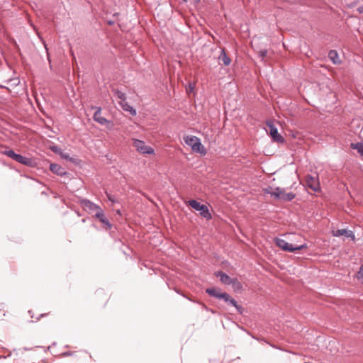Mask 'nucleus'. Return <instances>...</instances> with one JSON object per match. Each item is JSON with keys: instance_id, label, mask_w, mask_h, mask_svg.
<instances>
[{"instance_id": "obj_14", "label": "nucleus", "mask_w": 363, "mask_h": 363, "mask_svg": "<svg viewBox=\"0 0 363 363\" xmlns=\"http://www.w3.org/2000/svg\"><path fill=\"white\" fill-rule=\"evenodd\" d=\"M215 275L218 277H220V279L222 283H223L225 284H230L232 279L227 274H224L223 272H217L215 273Z\"/></svg>"}, {"instance_id": "obj_27", "label": "nucleus", "mask_w": 363, "mask_h": 363, "mask_svg": "<svg viewBox=\"0 0 363 363\" xmlns=\"http://www.w3.org/2000/svg\"><path fill=\"white\" fill-rule=\"evenodd\" d=\"M201 0H193V4L194 6H196L199 3Z\"/></svg>"}, {"instance_id": "obj_30", "label": "nucleus", "mask_w": 363, "mask_h": 363, "mask_svg": "<svg viewBox=\"0 0 363 363\" xmlns=\"http://www.w3.org/2000/svg\"><path fill=\"white\" fill-rule=\"evenodd\" d=\"M116 212H117L118 214H121L120 210H118Z\"/></svg>"}, {"instance_id": "obj_18", "label": "nucleus", "mask_w": 363, "mask_h": 363, "mask_svg": "<svg viewBox=\"0 0 363 363\" xmlns=\"http://www.w3.org/2000/svg\"><path fill=\"white\" fill-rule=\"evenodd\" d=\"M122 108L125 111H129L132 116L136 115V111L130 106L128 103L123 101L120 103Z\"/></svg>"}, {"instance_id": "obj_6", "label": "nucleus", "mask_w": 363, "mask_h": 363, "mask_svg": "<svg viewBox=\"0 0 363 363\" xmlns=\"http://www.w3.org/2000/svg\"><path fill=\"white\" fill-rule=\"evenodd\" d=\"M266 125L268 128L267 130L274 142L282 143L284 141V138L278 133L277 128L272 121H267Z\"/></svg>"}, {"instance_id": "obj_12", "label": "nucleus", "mask_w": 363, "mask_h": 363, "mask_svg": "<svg viewBox=\"0 0 363 363\" xmlns=\"http://www.w3.org/2000/svg\"><path fill=\"white\" fill-rule=\"evenodd\" d=\"M218 62L219 64L225 66H228L231 63V60L228 56H227L224 49H222L220 51V54L218 57Z\"/></svg>"}, {"instance_id": "obj_9", "label": "nucleus", "mask_w": 363, "mask_h": 363, "mask_svg": "<svg viewBox=\"0 0 363 363\" xmlns=\"http://www.w3.org/2000/svg\"><path fill=\"white\" fill-rule=\"evenodd\" d=\"M206 291L210 296H214V297H216L218 298H223L227 302H228V299L229 298V295L228 294L220 292L218 289H216L215 288L207 289Z\"/></svg>"}, {"instance_id": "obj_5", "label": "nucleus", "mask_w": 363, "mask_h": 363, "mask_svg": "<svg viewBox=\"0 0 363 363\" xmlns=\"http://www.w3.org/2000/svg\"><path fill=\"white\" fill-rule=\"evenodd\" d=\"M133 146L140 154L153 155L155 153L154 149L152 147L147 145L144 141L140 140L138 139H133Z\"/></svg>"}, {"instance_id": "obj_23", "label": "nucleus", "mask_w": 363, "mask_h": 363, "mask_svg": "<svg viewBox=\"0 0 363 363\" xmlns=\"http://www.w3.org/2000/svg\"><path fill=\"white\" fill-rule=\"evenodd\" d=\"M115 94H116V96L118 99H121V100H122V102H123V101H125V94H124V93H123V92H121V91H118V90H117V91H115Z\"/></svg>"}, {"instance_id": "obj_22", "label": "nucleus", "mask_w": 363, "mask_h": 363, "mask_svg": "<svg viewBox=\"0 0 363 363\" xmlns=\"http://www.w3.org/2000/svg\"><path fill=\"white\" fill-rule=\"evenodd\" d=\"M228 301H229L230 303V304H232L233 306H235L238 309V311H240V310L242 309V307L237 304L236 301L234 298H232L230 296H229V298L228 299Z\"/></svg>"}, {"instance_id": "obj_24", "label": "nucleus", "mask_w": 363, "mask_h": 363, "mask_svg": "<svg viewBox=\"0 0 363 363\" xmlns=\"http://www.w3.org/2000/svg\"><path fill=\"white\" fill-rule=\"evenodd\" d=\"M258 53H259V57H261L262 59L263 60L266 57V55L267 54V51L266 50H260Z\"/></svg>"}, {"instance_id": "obj_4", "label": "nucleus", "mask_w": 363, "mask_h": 363, "mask_svg": "<svg viewBox=\"0 0 363 363\" xmlns=\"http://www.w3.org/2000/svg\"><path fill=\"white\" fill-rule=\"evenodd\" d=\"M186 203L192 208L200 212V215L207 220L211 219V214L206 205L201 204L196 200H189Z\"/></svg>"}, {"instance_id": "obj_26", "label": "nucleus", "mask_w": 363, "mask_h": 363, "mask_svg": "<svg viewBox=\"0 0 363 363\" xmlns=\"http://www.w3.org/2000/svg\"><path fill=\"white\" fill-rule=\"evenodd\" d=\"M107 197H108V199L110 201H111V202H113H113H115V200H114L113 197L111 195H110V194H107Z\"/></svg>"}, {"instance_id": "obj_33", "label": "nucleus", "mask_w": 363, "mask_h": 363, "mask_svg": "<svg viewBox=\"0 0 363 363\" xmlns=\"http://www.w3.org/2000/svg\"><path fill=\"white\" fill-rule=\"evenodd\" d=\"M43 363H46L45 361H43Z\"/></svg>"}, {"instance_id": "obj_1", "label": "nucleus", "mask_w": 363, "mask_h": 363, "mask_svg": "<svg viewBox=\"0 0 363 363\" xmlns=\"http://www.w3.org/2000/svg\"><path fill=\"white\" fill-rule=\"evenodd\" d=\"M184 140L187 145L191 147L193 152L202 155L206 154V150L199 138L194 135H185L184 136Z\"/></svg>"}, {"instance_id": "obj_19", "label": "nucleus", "mask_w": 363, "mask_h": 363, "mask_svg": "<svg viewBox=\"0 0 363 363\" xmlns=\"http://www.w3.org/2000/svg\"><path fill=\"white\" fill-rule=\"evenodd\" d=\"M1 152L4 155L8 156L9 157L13 159V160H16V157L17 155V154L15 153L14 151H13L12 150H9V149H6L4 150H2Z\"/></svg>"}, {"instance_id": "obj_16", "label": "nucleus", "mask_w": 363, "mask_h": 363, "mask_svg": "<svg viewBox=\"0 0 363 363\" xmlns=\"http://www.w3.org/2000/svg\"><path fill=\"white\" fill-rule=\"evenodd\" d=\"M96 217L97 218L99 219V220L103 223L105 225H108L109 227H111L109 223H108V220H107V218L104 216V213L103 211H101V209H100L99 211H96V214H95Z\"/></svg>"}, {"instance_id": "obj_20", "label": "nucleus", "mask_w": 363, "mask_h": 363, "mask_svg": "<svg viewBox=\"0 0 363 363\" xmlns=\"http://www.w3.org/2000/svg\"><path fill=\"white\" fill-rule=\"evenodd\" d=\"M351 147L354 150H357L360 155L363 156V145L361 143H352Z\"/></svg>"}, {"instance_id": "obj_10", "label": "nucleus", "mask_w": 363, "mask_h": 363, "mask_svg": "<svg viewBox=\"0 0 363 363\" xmlns=\"http://www.w3.org/2000/svg\"><path fill=\"white\" fill-rule=\"evenodd\" d=\"M333 235L335 237L340 236H345L347 238H350L352 240H354V235L352 231L347 230L346 229H340L337 230L332 231Z\"/></svg>"}, {"instance_id": "obj_32", "label": "nucleus", "mask_w": 363, "mask_h": 363, "mask_svg": "<svg viewBox=\"0 0 363 363\" xmlns=\"http://www.w3.org/2000/svg\"><path fill=\"white\" fill-rule=\"evenodd\" d=\"M183 1H184V2H187V1H188V0H183Z\"/></svg>"}, {"instance_id": "obj_13", "label": "nucleus", "mask_w": 363, "mask_h": 363, "mask_svg": "<svg viewBox=\"0 0 363 363\" xmlns=\"http://www.w3.org/2000/svg\"><path fill=\"white\" fill-rule=\"evenodd\" d=\"M15 161L28 167H30L33 164V160L31 159L23 157L19 154H17Z\"/></svg>"}, {"instance_id": "obj_7", "label": "nucleus", "mask_w": 363, "mask_h": 363, "mask_svg": "<svg viewBox=\"0 0 363 363\" xmlns=\"http://www.w3.org/2000/svg\"><path fill=\"white\" fill-rule=\"evenodd\" d=\"M306 186L314 191H318L320 189L318 178L307 175L305 179Z\"/></svg>"}, {"instance_id": "obj_15", "label": "nucleus", "mask_w": 363, "mask_h": 363, "mask_svg": "<svg viewBox=\"0 0 363 363\" xmlns=\"http://www.w3.org/2000/svg\"><path fill=\"white\" fill-rule=\"evenodd\" d=\"M50 169L52 172L59 175H62L65 174L64 169L57 164H51L50 166Z\"/></svg>"}, {"instance_id": "obj_29", "label": "nucleus", "mask_w": 363, "mask_h": 363, "mask_svg": "<svg viewBox=\"0 0 363 363\" xmlns=\"http://www.w3.org/2000/svg\"><path fill=\"white\" fill-rule=\"evenodd\" d=\"M70 354H71V353H70V352H65V353L63 354V355H70Z\"/></svg>"}, {"instance_id": "obj_11", "label": "nucleus", "mask_w": 363, "mask_h": 363, "mask_svg": "<svg viewBox=\"0 0 363 363\" xmlns=\"http://www.w3.org/2000/svg\"><path fill=\"white\" fill-rule=\"evenodd\" d=\"M82 206L86 211H89L90 213H95L99 211L101 208L96 206V204L91 203L88 200H83L82 201Z\"/></svg>"}, {"instance_id": "obj_31", "label": "nucleus", "mask_w": 363, "mask_h": 363, "mask_svg": "<svg viewBox=\"0 0 363 363\" xmlns=\"http://www.w3.org/2000/svg\"><path fill=\"white\" fill-rule=\"evenodd\" d=\"M48 313L41 314V316L43 317V316H44V315H48Z\"/></svg>"}, {"instance_id": "obj_2", "label": "nucleus", "mask_w": 363, "mask_h": 363, "mask_svg": "<svg viewBox=\"0 0 363 363\" xmlns=\"http://www.w3.org/2000/svg\"><path fill=\"white\" fill-rule=\"evenodd\" d=\"M265 192L274 196L275 199L283 200V201H291L295 198V194L290 192L286 193L284 189L277 187L272 188L269 186L265 189Z\"/></svg>"}, {"instance_id": "obj_8", "label": "nucleus", "mask_w": 363, "mask_h": 363, "mask_svg": "<svg viewBox=\"0 0 363 363\" xmlns=\"http://www.w3.org/2000/svg\"><path fill=\"white\" fill-rule=\"evenodd\" d=\"M94 120L99 123L101 125H106L108 128H111L113 124L107 121L105 118L101 116V108H98V110L94 114Z\"/></svg>"}, {"instance_id": "obj_25", "label": "nucleus", "mask_w": 363, "mask_h": 363, "mask_svg": "<svg viewBox=\"0 0 363 363\" xmlns=\"http://www.w3.org/2000/svg\"><path fill=\"white\" fill-rule=\"evenodd\" d=\"M359 278L363 279V264L360 267L359 271L358 272Z\"/></svg>"}, {"instance_id": "obj_28", "label": "nucleus", "mask_w": 363, "mask_h": 363, "mask_svg": "<svg viewBox=\"0 0 363 363\" xmlns=\"http://www.w3.org/2000/svg\"><path fill=\"white\" fill-rule=\"evenodd\" d=\"M357 11H358L359 13H363V6H359V7L357 9Z\"/></svg>"}, {"instance_id": "obj_21", "label": "nucleus", "mask_w": 363, "mask_h": 363, "mask_svg": "<svg viewBox=\"0 0 363 363\" xmlns=\"http://www.w3.org/2000/svg\"><path fill=\"white\" fill-rule=\"evenodd\" d=\"M230 284H232L234 291H240L242 288L241 283L237 279H232Z\"/></svg>"}, {"instance_id": "obj_3", "label": "nucleus", "mask_w": 363, "mask_h": 363, "mask_svg": "<svg viewBox=\"0 0 363 363\" xmlns=\"http://www.w3.org/2000/svg\"><path fill=\"white\" fill-rule=\"evenodd\" d=\"M274 242L276 245H277L282 250L291 252L296 250L306 249L308 247L306 244L298 245L296 243H289L281 238H275Z\"/></svg>"}, {"instance_id": "obj_17", "label": "nucleus", "mask_w": 363, "mask_h": 363, "mask_svg": "<svg viewBox=\"0 0 363 363\" xmlns=\"http://www.w3.org/2000/svg\"><path fill=\"white\" fill-rule=\"evenodd\" d=\"M329 58L333 61L334 64H340V60L339 59V55L335 50H330L328 53Z\"/></svg>"}]
</instances>
